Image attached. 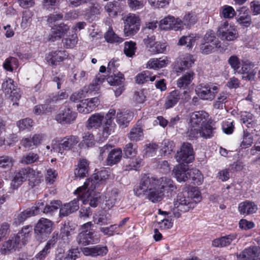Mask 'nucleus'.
Returning a JSON list of instances; mask_svg holds the SVG:
<instances>
[{
  "label": "nucleus",
  "mask_w": 260,
  "mask_h": 260,
  "mask_svg": "<svg viewBox=\"0 0 260 260\" xmlns=\"http://www.w3.org/2000/svg\"><path fill=\"white\" fill-rule=\"evenodd\" d=\"M177 162L188 164L192 162L194 159L193 150L191 145L189 143H183L180 150L178 151L175 155Z\"/></svg>",
  "instance_id": "0eeeda50"
},
{
  "label": "nucleus",
  "mask_w": 260,
  "mask_h": 260,
  "mask_svg": "<svg viewBox=\"0 0 260 260\" xmlns=\"http://www.w3.org/2000/svg\"><path fill=\"white\" fill-rule=\"evenodd\" d=\"M107 81L112 86H118L123 84L124 81V77L123 74L119 72L117 75L114 74L108 77Z\"/></svg>",
  "instance_id": "a18cd8bd"
},
{
  "label": "nucleus",
  "mask_w": 260,
  "mask_h": 260,
  "mask_svg": "<svg viewBox=\"0 0 260 260\" xmlns=\"http://www.w3.org/2000/svg\"><path fill=\"white\" fill-rule=\"evenodd\" d=\"M70 29V27L63 23L54 25L51 29L50 33L48 36V40L54 42L61 39L66 34Z\"/></svg>",
  "instance_id": "f3484780"
},
{
  "label": "nucleus",
  "mask_w": 260,
  "mask_h": 260,
  "mask_svg": "<svg viewBox=\"0 0 260 260\" xmlns=\"http://www.w3.org/2000/svg\"><path fill=\"white\" fill-rule=\"evenodd\" d=\"M138 146L137 144L132 143L127 144L124 149V154L127 157L135 156L137 154Z\"/></svg>",
  "instance_id": "8fccbe9b"
},
{
  "label": "nucleus",
  "mask_w": 260,
  "mask_h": 260,
  "mask_svg": "<svg viewBox=\"0 0 260 260\" xmlns=\"http://www.w3.org/2000/svg\"><path fill=\"white\" fill-rule=\"evenodd\" d=\"M109 176V172L108 170L103 169L101 171L94 173L91 178L87 179L84 184L85 185L89 186L90 189H94L96 184L99 182L106 180L108 178Z\"/></svg>",
  "instance_id": "2eb2a0df"
},
{
  "label": "nucleus",
  "mask_w": 260,
  "mask_h": 260,
  "mask_svg": "<svg viewBox=\"0 0 260 260\" xmlns=\"http://www.w3.org/2000/svg\"><path fill=\"white\" fill-rule=\"evenodd\" d=\"M68 56L64 51L57 50L52 51L47 57L46 60L52 65H56L58 62L62 61Z\"/></svg>",
  "instance_id": "a878e982"
},
{
  "label": "nucleus",
  "mask_w": 260,
  "mask_h": 260,
  "mask_svg": "<svg viewBox=\"0 0 260 260\" xmlns=\"http://www.w3.org/2000/svg\"><path fill=\"white\" fill-rule=\"evenodd\" d=\"M213 128L207 123H205L200 127V136L208 139L213 136Z\"/></svg>",
  "instance_id": "864d4df0"
},
{
  "label": "nucleus",
  "mask_w": 260,
  "mask_h": 260,
  "mask_svg": "<svg viewBox=\"0 0 260 260\" xmlns=\"http://www.w3.org/2000/svg\"><path fill=\"white\" fill-rule=\"evenodd\" d=\"M26 180L24 168H22L15 173L14 177L11 183V186L13 189L17 188L23 182Z\"/></svg>",
  "instance_id": "f704fd0d"
},
{
  "label": "nucleus",
  "mask_w": 260,
  "mask_h": 260,
  "mask_svg": "<svg viewBox=\"0 0 260 260\" xmlns=\"http://www.w3.org/2000/svg\"><path fill=\"white\" fill-rule=\"evenodd\" d=\"M79 142V138L76 136H69L64 137L56 147L53 146L54 151L62 154L64 150H69L73 148Z\"/></svg>",
  "instance_id": "f8f14e48"
},
{
  "label": "nucleus",
  "mask_w": 260,
  "mask_h": 260,
  "mask_svg": "<svg viewBox=\"0 0 260 260\" xmlns=\"http://www.w3.org/2000/svg\"><path fill=\"white\" fill-rule=\"evenodd\" d=\"M155 181H157L156 185L158 186V187H159L164 191L165 190L173 191L176 189L173 181L170 178L164 177L159 179L155 178Z\"/></svg>",
  "instance_id": "c756f323"
},
{
  "label": "nucleus",
  "mask_w": 260,
  "mask_h": 260,
  "mask_svg": "<svg viewBox=\"0 0 260 260\" xmlns=\"http://www.w3.org/2000/svg\"><path fill=\"white\" fill-rule=\"evenodd\" d=\"M100 101L98 98L87 99L83 100L77 105V109L79 112L88 114L92 112L99 105Z\"/></svg>",
  "instance_id": "4468645a"
},
{
  "label": "nucleus",
  "mask_w": 260,
  "mask_h": 260,
  "mask_svg": "<svg viewBox=\"0 0 260 260\" xmlns=\"http://www.w3.org/2000/svg\"><path fill=\"white\" fill-rule=\"evenodd\" d=\"M236 15V12L233 7L229 6H225L222 9L221 15L224 18H232Z\"/></svg>",
  "instance_id": "774afa93"
},
{
  "label": "nucleus",
  "mask_w": 260,
  "mask_h": 260,
  "mask_svg": "<svg viewBox=\"0 0 260 260\" xmlns=\"http://www.w3.org/2000/svg\"><path fill=\"white\" fill-rule=\"evenodd\" d=\"M64 46L66 48H73L77 43V37L76 34L72 35L62 40Z\"/></svg>",
  "instance_id": "69168bd1"
},
{
  "label": "nucleus",
  "mask_w": 260,
  "mask_h": 260,
  "mask_svg": "<svg viewBox=\"0 0 260 260\" xmlns=\"http://www.w3.org/2000/svg\"><path fill=\"white\" fill-rule=\"evenodd\" d=\"M26 180L35 184L39 182V173L30 167L24 168Z\"/></svg>",
  "instance_id": "58836bf2"
},
{
  "label": "nucleus",
  "mask_w": 260,
  "mask_h": 260,
  "mask_svg": "<svg viewBox=\"0 0 260 260\" xmlns=\"http://www.w3.org/2000/svg\"><path fill=\"white\" fill-rule=\"evenodd\" d=\"M44 137L45 136L43 134H36L30 138H23L21 143L24 148L30 149L32 146L37 147L40 145L43 142Z\"/></svg>",
  "instance_id": "4be33fe9"
},
{
  "label": "nucleus",
  "mask_w": 260,
  "mask_h": 260,
  "mask_svg": "<svg viewBox=\"0 0 260 260\" xmlns=\"http://www.w3.org/2000/svg\"><path fill=\"white\" fill-rule=\"evenodd\" d=\"M13 159L8 156L0 157V168L10 169L13 166Z\"/></svg>",
  "instance_id": "e2e57ef3"
},
{
  "label": "nucleus",
  "mask_w": 260,
  "mask_h": 260,
  "mask_svg": "<svg viewBox=\"0 0 260 260\" xmlns=\"http://www.w3.org/2000/svg\"><path fill=\"white\" fill-rule=\"evenodd\" d=\"M122 157V150L120 149H114L110 151L106 159L108 166H112L118 162Z\"/></svg>",
  "instance_id": "7c9ffc66"
},
{
  "label": "nucleus",
  "mask_w": 260,
  "mask_h": 260,
  "mask_svg": "<svg viewBox=\"0 0 260 260\" xmlns=\"http://www.w3.org/2000/svg\"><path fill=\"white\" fill-rule=\"evenodd\" d=\"M242 123L248 128L253 127L255 123L253 120V116L252 114L247 112H244L241 115V119Z\"/></svg>",
  "instance_id": "09e8293b"
},
{
  "label": "nucleus",
  "mask_w": 260,
  "mask_h": 260,
  "mask_svg": "<svg viewBox=\"0 0 260 260\" xmlns=\"http://www.w3.org/2000/svg\"><path fill=\"white\" fill-rule=\"evenodd\" d=\"M143 135L142 128L140 125L136 124L131 129L127 137L131 141L137 142L143 138Z\"/></svg>",
  "instance_id": "72a5a7b5"
},
{
  "label": "nucleus",
  "mask_w": 260,
  "mask_h": 260,
  "mask_svg": "<svg viewBox=\"0 0 260 260\" xmlns=\"http://www.w3.org/2000/svg\"><path fill=\"white\" fill-rule=\"evenodd\" d=\"M53 224V222L50 220L45 218H41L35 226V232L37 235H49L52 231Z\"/></svg>",
  "instance_id": "a211bd4d"
},
{
  "label": "nucleus",
  "mask_w": 260,
  "mask_h": 260,
  "mask_svg": "<svg viewBox=\"0 0 260 260\" xmlns=\"http://www.w3.org/2000/svg\"><path fill=\"white\" fill-rule=\"evenodd\" d=\"M54 245V241H49L45 247L36 256V258L39 260H43L46 256L47 254L49 253V250L51 247Z\"/></svg>",
  "instance_id": "bf43d9fd"
},
{
  "label": "nucleus",
  "mask_w": 260,
  "mask_h": 260,
  "mask_svg": "<svg viewBox=\"0 0 260 260\" xmlns=\"http://www.w3.org/2000/svg\"><path fill=\"white\" fill-rule=\"evenodd\" d=\"M89 170V162L84 158L80 159L78 167L75 170L74 174L76 178L85 177Z\"/></svg>",
  "instance_id": "c85d7f7f"
},
{
  "label": "nucleus",
  "mask_w": 260,
  "mask_h": 260,
  "mask_svg": "<svg viewBox=\"0 0 260 260\" xmlns=\"http://www.w3.org/2000/svg\"><path fill=\"white\" fill-rule=\"evenodd\" d=\"M165 44L159 42H155L152 46H151L148 51L152 54L161 53L166 50Z\"/></svg>",
  "instance_id": "6e6d98bb"
},
{
  "label": "nucleus",
  "mask_w": 260,
  "mask_h": 260,
  "mask_svg": "<svg viewBox=\"0 0 260 260\" xmlns=\"http://www.w3.org/2000/svg\"><path fill=\"white\" fill-rule=\"evenodd\" d=\"M132 118L129 113L118 112L116 115V122L120 126L126 127Z\"/></svg>",
  "instance_id": "ea45409f"
},
{
  "label": "nucleus",
  "mask_w": 260,
  "mask_h": 260,
  "mask_svg": "<svg viewBox=\"0 0 260 260\" xmlns=\"http://www.w3.org/2000/svg\"><path fill=\"white\" fill-rule=\"evenodd\" d=\"M32 13L30 11H25L23 13L22 22L21 23V27L24 28H26L32 20L31 17Z\"/></svg>",
  "instance_id": "338daca9"
},
{
  "label": "nucleus",
  "mask_w": 260,
  "mask_h": 260,
  "mask_svg": "<svg viewBox=\"0 0 260 260\" xmlns=\"http://www.w3.org/2000/svg\"><path fill=\"white\" fill-rule=\"evenodd\" d=\"M17 125L20 130L30 129L33 125V121L30 118H25L18 121Z\"/></svg>",
  "instance_id": "052dcab7"
},
{
  "label": "nucleus",
  "mask_w": 260,
  "mask_h": 260,
  "mask_svg": "<svg viewBox=\"0 0 260 260\" xmlns=\"http://www.w3.org/2000/svg\"><path fill=\"white\" fill-rule=\"evenodd\" d=\"M77 113L73 111L69 103H66L64 108L60 110L55 117V120L62 125L70 124L74 122Z\"/></svg>",
  "instance_id": "20e7f679"
},
{
  "label": "nucleus",
  "mask_w": 260,
  "mask_h": 260,
  "mask_svg": "<svg viewBox=\"0 0 260 260\" xmlns=\"http://www.w3.org/2000/svg\"><path fill=\"white\" fill-rule=\"evenodd\" d=\"M236 239V235H229L215 239L212 242L213 246L215 247H225L230 245L232 241Z\"/></svg>",
  "instance_id": "2f4dec72"
},
{
  "label": "nucleus",
  "mask_w": 260,
  "mask_h": 260,
  "mask_svg": "<svg viewBox=\"0 0 260 260\" xmlns=\"http://www.w3.org/2000/svg\"><path fill=\"white\" fill-rule=\"evenodd\" d=\"M193 56L185 54L179 57L175 62L174 71L178 74L190 68L194 63Z\"/></svg>",
  "instance_id": "6e6552de"
},
{
  "label": "nucleus",
  "mask_w": 260,
  "mask_h": 260,
  "mask_svg": "<svg viewBox=\"0 0 260 260\" xmlns=\"http://www.w3.org/2000/svg\"><path fill=\"white\" fill-rule=\"evenodd\" d=\"M13 83V80L10 78H6L4 80L2 86L5 95L6 94H11L12 90L16 87Z\"/></svg>",
  "instance_id": "4d7b16f0"
},
{
  "label": "nucleus",
  "mask_w": 260,
  "mask_h": 260,
  "mask_svg": "<svg viewBox=\"0 0 260 260\" xmlns=\"http://www.w3.org/2000/svg\"><path fill=\"white\" fill-rule=\"evenodd\" d=\"M60 205L61 202L59 201L51 202L49 204H46L45 206H44V203H43V208L42 210H40V211H42L45 214L51 213L57 210L58 208H60Z\"/></svg>",
  "instance_id": "37998d69"
},
{
  "label": "nucleus",
  "mask_w": 260,
  "mask_h": 260,
  "mask_svg": "<svg viewBox=\"0 0 260 260\" xmlns=\"http://www.w3.org/2000/svg\"><path fill=\"white\" fill-rule=\"evenodd\" d=\"M204 43L200 45V52L204 54H208L212 52L215 47L218 45V41L216 39L214 34L208 32L204 38Z\"/></svg>",
  "instance_id": "1a4fd4ad"
},
{
  "label": "nucleus",
  "mask_w": 260,
  "mask_h": 260,
  "mask_svg": "<svg viewBox=\"0 0 260 260\" xmlns=\"http://www.w3.org/2000/svg\"><path fill=\"white\" fill-rule=\"evenodd\" d=\"M135 79L138 84H143L148 81H153L155 79V76H151L149 72L144 71L137 75Z\"/></svg>",
  "instance_id": "49530a36"
},
{
  "label": "nucleus",
  "mask_w": 260,
  "mask_h": 260,
  "mask_svg": "<svg viewBox=\"0 0 260 260\" xmlns=\"http://www.w3.org/2000/svg\"><path fill=\"white\" fill-rule=\"evenodd\" d=\"M82 252L86 256L96 257L98 256H104L108 252L106 246L96 245L90 247H84L81 249Z\"/></svg>",
  "instance_id": "5701e85b"
},
{
  "label": "nucleus",
  "mask_w": 260,
  "mask_h": 260,
  "mask_svg": "<svg viewBox=\"0 0 260 260\" xmlns=\"http://www.w3.org/2000/svg\"><path fill=\"white\" fill-rule=\"evenodd\" d=\"M93 233L89 231L88 233L81 232L79 234L77 241L79 245L85 246L90 243Z\"/></svg>",
  "instance_id": "79ce46f5"
},
{
  "label": "nucleus",
  "mask_w": 260,
  "mask_h": 260,
  "mask_svg": "<svg viewBox=\"0 0 260 260\" xmlns=\"http://www.w3.org/2000/svg\"><path fill=\"white\" fill-rule=\"evenodd\" d=\"M209 117L205 111H199L190 114L189 123L190 126L200 127L206 123Z\"/></svg>",
  "instance_id": "dca6fc26"
},
{
  "label": "nucleus",
  "mask_w": 260,
  "mask_h": 260,
  "mask_svg": "<svg viewBox=\"0 0 260 260\" xmlns=\"http://www.w3.org/2000/svg\"><path fill=\"white\" fill-rule=\"evenodd\" d=\"M189 178H191L194 184L199 185L202 183L203 181V176L199 171L197 169L190 170Z\"/></svg>",
  "instance_id": "5fc2aeb1"
},
{
  "label": "nucleus",
  "mask_w": 260,
  "mask_h": 260,
  "mask_svg": "<svg viewBox=\"0 0 260 260\" xmlns=\"http://www.w3.org/2000/svg\"><path fill=\"white\" fill-rule=\"evenodd\" d=\"M120 199V196L117 189L114 188L108 191L105 196V205L107 209L113 207Z\"/></svg>",
  "instance_id": "bb28decb"
},
{
  "label": "nucleus",
  "mask_w": 260,
  "mask_h": 260,
  "mask_svg": "<svg viewBox=\"0 0 260 260\" xmlns=\"http://www.w3.org/2000/svg\"><path fill=\"white\" fill-rule=\"evenodd\" d=\"M217 35L222 40L233 41L238 37V32L234 25L228 21L221 22L217 30Z\"/></svg>",
  "instance_id": "39448f33"
},
{
  "label": "nucleus",
  "mask_w": 260,
  "mask_h": 260,
  "mask_svg": "<svg viewBox=\"0 0 260 260\" xmlns=\"http://www.w3.org/2000/svg\"><path fill=\"white\" fill-rule=\"evenodd\" d=\"M179 90H175L171 92L168 95L165 106L166 109L174 107L180 100Z\"/></svg>",
  "instance_id": "473e14b6"
},
{
  "label": "nucleus",
  "mask_w": 260,
  "mask_h": 260,
  "mask_svg": "<svg viewBox=\"0 0 260 260\" xmlns=\"http://www.w3.org/2000/svg\"><path fill=\"white\" fill-rule=\"evenodd\" d=\"M39 158V157L38 154L30 152L26 155H23L21 157L20 162L23 164L29 165L35 162Z\"/></svg>",
  "instance_id": "de8ad7c7"
},
{
  "label": "nucleus",
  "mask_w": 260,
  "mask_h": 260,
  "mask_svg": "<svg viewBox=\"0 0 260 260\" xmlns=\"http://www.w3.org/2000/svg\"><path fill=\"white\" fill-rule=\"evenodd\" d=\"M174 146L173 141L168 140H164L161 151L164 155H169L173 151Z\"/></svg>",
  "instance_id": "680f3d73"
},
{
  "label": "nucleus",
  "mask_w": 260,
  "mask_h": 260,
  "mask_svg": "<svg viewBox=\"0 0 260 260\" xmlns=\"http://www.w3.org/2000/svg\"><path fill=\"white\" fill-rule=\"evenodd\" d=\"M79 199H75L70 203L64 204L60 207L59 216H67L69 214L76 211L79 209Z\"/></svg>",
  "instance_id": "393cba45"
},
{
  "label": "nucleus",
  "mask_w": 260,
  "mask_h": 260,
  "mask_svg": "<svg viewBox=\"0 0 260 260\" xmlns=\"http://www.w3.org/2000/svg\"><path fill=\"white\" fill-rule=\"evenodd\" d=\"M140 24H133L131 25L125 24L124 33L125 36H129L136 34L140 29Z\"/></svg>",
  "instance_id": "13d9d810"
},
{
  "label": "nucleus",
  "mask_w": 260,
  "mask_h": 260,
  "mask_svg": "<svg viewBox=\"0 0 260 260\" xmlns=\"http://www.w3.org/2000/svg\"><path fill=\"white\" fill-rule=\"evenodd\" d=\"M260 248L257 246L250 247L244 249L237 255L238 260H254L259 256Z\"/></svg>",
  "instance_id": "b1692460"
},
{
  "label": "nucleus",
  "mask_w": 260,
  "mask_h": 260,
  "mask_svg": "<svg viewBox=\"0 0 260 260\" xmlns=\"http://www.w3.org/2000/svg\"><path fill=\"white\" fill-rule=\"evenodd\" d=\"M109 220L107 215L103 213H94L92 217L94 223L100 225L108 224L110 223Z\"/></svg>",
  "instance_id": "c03bdc74"
},
{
  "label": "nucleus",
  "mask_w": 260,
  "mask_h": 260,
  "mask_svg": "<svg viewBox=\"0 0 260 260\" xmlns=\"http://www.w3.org/2000/svg\"><path fill=\"white\" fill-rule=\"evenodd\" d=\"M116 111L111 109L104 115L103 113H95L91 115L86 122V126L88 129L92 128H99L103 127V135L107 137L114 131L115 123L113 120L115 118Z\"/></svg>",
  "instance_id": "f03ea898"
},
{
  "label": "nucleus",
  "mask_w": 260,
  "mask_h": 260,
  "mask_svg": "<svg viewBox=\"0 0 260 260\" xmlns=\"http://www.w3.org/2000/svg\"><path fill=\"white\" fill-rule=\"evenodd\" d=\"M173 172L175 177L179 182H185L189 178L190 173L187 165L180 164L175 167Z\"/></svg>",
  "instance_id": "6ab92c4d"
},
{
  "label": "nucleus",
  "mask_w": 260,
  "mask_h": 260,
  "mask_svg": "<svg viewBox=\"0 0 260 260\" xmlns=\"http://www.w3.org/2000/svg\"><path fill=\"white\" fill-rule=\"evenodd\" d=\"M184 192L191 202H194V205L201 200L200 191L196 187H190Z\"/></svg>",
  "instance_id": "c9c22d12"
},
{
  "label": "nucleus",
  "mask_w": 260,
  "mask_h": 260,
  "mask_svg": "<svg viewBox=\"0 0 260 260\" xmlns=\"http://www.w3.org/2000/svg\"><path fill=\"white\" fill-rule=\"evenodd\" d=\"M243 8L239 10L241 12L239 13L237 22L242 26L248 27L251 24V19L250 15L247 11L242 13Z\"/></svg>",
  "instance_id": "e433bc0d"
},
{
  "label": "nucleus",
  "mask_w": 260,
  "mask_h": 260,
  "mask_svg": "<svg viewBox=\"0 0 260 260\" xmlns=\"http://www.w3.org/2000/svg\"><path fill=\"white\" fill-rule=\"evenodd\" d=\"M136 45V43L132 41L124 43L123 51L126 56L132 57L135 55L137 49Z\"/></svg>",
  "instance_id": "603ef678"
},
{
  "label": "nucleus",
  "mask_w": 260,
  "mask_h": 260,
  "mask_svg": "<svg viewBox=\"0 0 260 260\" xmlns=\"http://www.w3.org/2000/svg\"><path fill=\"white\" fill-rule=\"evenodd\" d=\"M89 186L85 185L78 188L74 192L75 194H78L84 204L89 202L91 207H96L99 203L100 194H96L94 191V189H90Z\"/></svg>",
  "instance_id": "7ed1b4c3"
},
{
  "label": "nucleus",
  "mask_w": 260,
  "mask_h": 260,
  "mask_svg": "<svg viewBox=\"0 0 260 260\" xmlns=\"http://www.w3.org/2000/svg\"><path fill=\"white\" fill-rule=\"evenodd\" d=\"M155 178L145 175L141 179L140 184L136 186L134 191L137 196H146L152 202L160 201L164 196V191L156 185Z\"/></svg>",
  "instance_id": "f257e3e1"
},
{
  "label": "nucleus",
  "mask_w": 260,
  "mask_h": 260,
  "mask_svg": "<svg viewBox=\"0 0 260 260\" xmlns=\"http://www.w3.org/2000/svg\"><path fill=\"white\" fill-rule=\"evenodd\" d=\"M43 208V202H38L35 204V206L32 207L31 208L27 209L18 214L14 219V223L16 225L20 224L27 218L38 214L40 213V210H42Z\"/></svg>",
  "instance_id": "9d476101"
},
{
  "label": "nucleus",
  "mask_w": 260,
  "mask_h": 260,
  "mask_svg": "<svg viewBox=\"0 0 260 260\" xmlns=\"http://www.w3.org/2000/svg\"><path fill=\"white\" fill-rule=\"evenodd\" d=\"M32 229L31 226L27 225L23 228L20 232L17 235H20V239L23 244L25 243L27 238L29 237V233L32 232Z\"/></svg>",
  "instance_id": "0e129e2a"
},
{
  "label": "nucleus",
  "mask_w": 260,
  "mask_h": 260,
  "mask_svg": "<svg viewBox=\"0 0 260 260\" xmlns=\"http://www.w3.org/2000/svg\"><path fill=\"white\" fill-rule=\"evenodd\" d=\"M50 103H47L46 100L44 104L38 105L35 106L34 113L37 115H41L47 113L51 112L53 108L50 105Z\"/></svg>",
  "instance_id": "a19ab883"
},
{
  "label": "nucleus",
  "mask_w": 260,
  "mask_h": 260,
  "mask_svg": "<svg viewBox=\"0 0 260 260\" xmlns=\"http://www.w3.org/2000/svg\"><path fill=\"white\" fill-rule=\"evenodd\" d=\"M174 207L181 212H186L194 207V202H191L183 191L178 194L174 201Z\"/></svg>",
  "instance_id": "9b49d317"
},
{
  "label": "nucleus",
  "mask_w": 260,
  "mask_h": 260,
  "mask_svg": "<svg viewBox=\"0 0 260 260\" xmlns=\"http://www.w3.org/2000/svg\"><path fill=\"white\" fill-rule=\"evenodd\" d=\"M194 75L192 71H189L180 78L177 81V86L179 88H185L190 84Z\"/></svg>",
  "instance_id": "4c0bfd02"
},
{
  "label": "nucleus",
  "mask_w": 260,
  "mask_h": 260,
  "mask_svg": "<svg viewBox=\"0 0 260 260\" xmlns=\"http://www.w3.org/2000/svg\"><path fill=\"white\" fill-rule=\"evenodd\" d=\"M20 241V235L12 237L8 241L5 242L1 248L0 251L2 254H9L12 250H15L18 246Z\"/></svg>",
  "instance_id": "412c9836"
},
{
  "label": "nucleus",
  "mask_w": 260,
  "mask_h": 260,
  "mask_svg": "<svg viewBox=\"0 0 260 260\" xmlns=\"http://www.w3.org/2000/svg\"><path fill=\"white\" fill-rule=\"evenodd\" d=\"M218 91V87L217 85L208 84H201L196 89L197 94L201 99L209 101L215 98Z\"/></svg>",
  "instance_id": "423d86ee"
},
{
  "label": "nucleus",
  "mask_w": 260,
  "mask_h": 260,
  "mask_svg": "<svg viewBox=\"0 0 260 260\" xmlns=\"http://www.w3.org/2000/svg\"><path fill=\"white\" fill-rule=\"evenodd\" d=\"M159 26L164 30H179L182 27V21L174 16H168L160 21Z\"/></svg>",
  "instance_id": "ddd939ff"
},
{
  "label": "nucleus",
  "mask_w": 260,
  "mask_h": 260,
  "mask_svg": "<svg viewBox=\"0 0 260 260\" xmlns=\"http://www.w3.org/2000/svg\"><path fill=\"white\" fill-rule=\"evenodd\" d=\"M99 82L102 83V80L101 81L99 78L96 79L95 81V83L90 84L88 86H85L80 91L74 93L70 96V100L74 102H77L82 98L85 97L86 93L89 92H92L96 89V84H98Z\"/></svg>",
  "instance_id": "aec40b11"
},
{
  "label": "nucleus",
  "mask_w": 260,
  "mask_h": 260,
  "mask_svg": "<svg viewBox=\"0 0 260 260\" xmlns=\"http://www.w3.org/2000/svg\"><path fill=\"white\" fill-rule=\"evenodd\" d=\"M105 38L110 43H120L123 41V38L118 37L112 30H109L105 34Z\"/></svg>",
  "instance_id": "3c124183"
},
{
  "label": "nucleus",
  "mask_w": 260,
  "mask_h": 260,
  "mask_svg": "<svg viewBox=\"0 0 260 260\" xmlns=\"http://www.w3.org/2000/svg\"><path fill=\"white\" fill-rule=\"evenodd\" d=\"M238 209L241 214L249 215L256 212L257 207L254 203L246 201L239 204Z\"/></svg>",
  "instance_id": "cd10ccee"
}]
</instances>
